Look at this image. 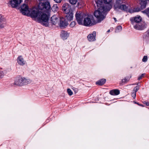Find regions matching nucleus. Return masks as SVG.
Returning a JSON list of instances; mask_svg holds the SVG:
<instances>
[{
    "mask_svg": "<svg viewBox=\"0 0 149 149\" xmlns=\"http://www.w3.org/2000/svg\"><path fill=\"white\" fill-rule=\"evenodd\" d=\"M38 8H33L29 10L27 6L24 4L21 7V11L23 15L30 16L45 26H49L47 15L51 9L49 3L47 1H42L39 3Z\"/></svg>",
    "mask_w": 149,
    "mask_h": 149,
    "instance_id": "nucleus-1",
    "label": "nucleus"
},
{
    "mask_svg": "<svg viewBox=\"0 0 149 149\" xmlns=\"http://www.w3.org/2000/svg\"><path fill=\"white\" fill-rule=\"evenodd\" d=\"M95 1L98 9L94 12V15L97 19L98 22H100L105 18V12L109 11L111 8V6L110 5H109L107 8H105L101 1Z\"/></svg>",
    "mask_w": 149,
    "mask_h": 149,
    "instance_id": "nucleus-2",
    "label": "nucleus"
},
{
    "mask_svg": "<svg viewBox=\"0 0 149 149\" xmlns=\"http://www.w3.org/2000/svg\"><path fill=\"white\" fill-rule=\"evenodd\" d=\"M96 23L93 16L89 15L84 18L82 25L86 26H91L95 24Z\"/></svg>",
    "mask_w": 149,
    "mask_h": 149,
    "instance_id": "nucleus-3",
    "label": "nucleus"
},
{
    "mask_svg": "<svg viewBox=\"0 0 149 149\" xmlns=\"http://www.w3.org/2000/svg\"><path fill=\"white\" fill-rule=\"evenodd\" d=\"M123 0H116L115 3L114 8L115 10L120 9L124 10L127 11L128 7L125 5H121L123 2Z\"/></svg>",
    "mask_w": 149,
    "mask_h": 149,
    "instance_id": "nucleus-4",
    "label": "nucleus"
},
{
    "mask_svg": "<svg viewBox=\"0 0 149 149\" xmlns=\"http://www.w3.org/2000/svg\"><path fill=\"white\" fill-rule=\"evenodd\" d=\"M84 16V14L81 11L77 10L75 16L78 23L79 25H82L83 20Z\"/></svg>",
    "mask_w": 149,
    "mask_h": 149,
    "instance_id": "nucleus-5",
    "label": "nucleus"
},
{
    "mask_svg": "<svg viewBox=\"0 0 149 149\" xmlns=\"http://www.w3.org/2000/svg\"><path fill=\"white\" fill-rule=\"evenodd\" d=\"M31 80L29 79H26L24 77H21L19 79V86H22L30 83Z\"/></svg>",
    "mask_w": 149,
    "mask_h": 149,
    "instance_id": "nucleus-6",
    "label": "nucleus"
},
{
    "mask_svg": "<svg viewBox=\"0 0 149 149\" xmlns=\"http://www.w3.org/2000/svg\"><path fill=\"white\" fill-rule=\"evenodd\" d=\"M146 24L145 22L136 23L134 25V28L136 29L142 30L144 29L146 27Z\"/></svg>",
    "mask_w": 149,
    "mask_h": 149,
    "instance_id": "nucleus-7",
    "label": "nucleus"
},
{
    "mask_svg": "<svg viewBox=\"0 0 149 149\" xmlns=\"http://www.w3.org/2000/svg\"><path fill=\"white\" fill-rule=\"evenodd\" d=\"M62 9L66 13H68L70 12L71 8L69 3H65L63 5Z\"/></svg>",
    "mask_w": 149,
    "mask_h": 149,
    "instance_id": "nucleus-8",
    "label": "nucleus"
},
{
    "mask_svg": "<svg viewBox=\"0 0 149 149\" xmlns=\"http://www.w3.org/2000/svg\"><path fill=\"white\" fill-rule=\"evenodd\" d=\"M142 18L139 15H137L134 17H133L131 18L130 20L134 25H135L134 24L135 22L137 23H140V22L141 21Z\"/></svg>",
    "mask_w": 149,
    "mask_h": 149,
    "instance_id": "nucleus-9",
    "label": "nucleus"
},
{
    "mask_svg": "<svg viewBox=\"0 0 149 149\" xmlns=\"http://www.w3.org/2000/svg\"><path fill=\"white\" fill-rule=\"evenodd\" d=\"M68 24L66 20L64 18L62 17L60 19L59 26L62 28H64L67 26Z\"/></svg>",
    "mask_w": 149,
    "mask_h": 149,
    "instance_id": "nucleus-10",
    "label": "nucleus"
},
{
    "mask_svg": "<svg viewBox=\"0 0 149 149\" xmlns=\"http://www.w3.org/2000/svg\"><path fill=\"white\" fill-rule=\"evenodd\" d=\"M8 4L12 8H17L19 6V0H10Z\"/></svg>",
    "mask_w": 149,
    "mask_h": 149,
    "instance_id": "nucleus-11",
    "label": "nucleus"
},
{
    "mask_svg": "<svg viewBox=\"0 0 149 149\" xmlns=\"http://www.w3.org/2000/svg\"><path fill=\"white\" fill-rule=\"evenodd\" d=\"M96 32L93 31L92 33L89 34L87 36L88 40L91 42L94 41L95 40Z\"/></svg>",
    "mask_w": 149,
    "mask_h": 149,
    "instance_id": "nucleus-12",
    "label": "nucleus"
},
{
    "mask_svg": "<svg viewBox=\"0 0 149 149\" xmlns=\"http://www.w3.org/2000/svg\"><path fill=\"white\" fill-rule=\"evenodd\" d=\"M59 20V19L56 15L53 16L51 18V23L53 25H55Z\"/></svg>",
    "mask_w": 149,
    "mask_h": 149,
    "instance_id": "nucleus-13",
    "label": "nucleus"
},
{
    "mask_svg": "<svg viewBox=\"0 0 149 149\" xmlns=\"http://www.w3.org/2000/svg\"><path fill=\"white\" fill-rule=\"evenodd\" d=\"M96 1H100L102 2V4L104 7L105 8H108L109 5H110L112 7L111 4V0H104V2L105 3V5L103 3V2L100 0H97Z\"/></svg>",
    "mask_w": 149,
    "mask_h": 149,
    "instance_id": "nucleus-14",
    "label": "nucleus"
},
{
    "mask_svg": "<svg viewBox=\"0 0 149 149\" xmlns=\"http://www.w3.org/2000/svg\"><path fill=\"white\" fill-rule=\"evenodd\" d=\"M61 36L62 38L64 40L67 39L69 36V34L67 32L62 31H61Z\"/></svg>",
    "mask_w": 149,
    "mask_h": 149,
    "instance_id": "nucleus-15",
    "label": "nucleus"
},
{
    "mask_svg": "<svg viewBox=\"0 0 149 149\" xmlns=\"http://www.w3.org/2000/svg\"><path fill=\"white\" fill-rule=\"evenodd\" d=\"M119 91L117 89L112 90L110 91L109 93L111 95H118L120 94Z\"/></svg>",
    "mask_w": 149,
    "mask_h": 149,
    "instance_id": "nucleus-16",
    "label": "nucleus"
},
{
    "mask_svg": "<svg viewBox=\"0 0 149 149\" xmlns=\"http://www.w3.org/2000/svg\"><path fill=\"white\" fill-rule=\"evenodd\" d=\"M26 63V62L23 57L22 56H19V65H25Z\"/></svg>",
    "mask_w": 149,
    "mask_h": 149,
    "instance_id": "nucleus-17",
    "label": "nucleus"
},
{
    "mask_svg": "<svg viewBox=\"0 0 149 149\" xmlns=\"http://www.w3.org/2000/svg\"><path fill=\"white\" fill-rule=\"evenodd\" d=\"M139 2L141 5V7L142 9L146 8V1L143 0H139Z\"/></svg>",
    "mask_w": 149,
    "mask_h": 149,
    "instance_id": "nucleus-18",
    "label": "nucleus"
},
{
    "mask_svg": "<svg viewBox=\"0 0 149 149\" xmlns=\"http://www.w3.org/2000/svg\"><path fill=\"white\" fill-rule=\"evenodd\" d=\"M106 79H102L97 81L96 83V84L101 86L104 84L106 82Z\"/></svg>",
    "mask_w": 149,
    "mask_h": 149,
    "instance_id": "nucleus-19",
    "label": "nucleus"
},
{
    "mask_svg": "<svg viewBox=\"0 0 149 149\" xmlns=\"http://www.w3.org/2000/svg\"><path fill=\"white\" fill-rule=\"evenodd\" d=\"M67 14L66 15V18L67 20L69 21L72 20L73 17V14L72 13Z\"/></svg>",
    "mask_w": 149,
    "mask_h": 149,
    "instance_id": "nucleus-20",
    "label": "nucleus"
},
{
    "mask_svg": "<svg viewBox=\"0 0 149 149\" xmlns=\"http://www.w3.org/2000/svg\"><path fill=\"white\" fill-rule=\"evenodd\" d=\"M4 26V19L2 18L1 19V22L0 23V27L1 28H3Z\"/></svg>",
    "mask_w": 149,
    "mask_h": 149,
    "instance_id": "nucleus-21",
    "label": "nucleus"
},
{
    "mask_svg": "<svg viewBox=\"0 0 149 149\" xmlns=\"http://www.w3.org/2000/svg\"><path fill=\"white\" fill-rule=\"evenodd\" d=\"M129 79L128 78H125L122 80L121 83L120 84H123V83H125L129 81Z\"/></svg>",
    "mask_w": 149,
    "mask_h": 149,
    "instance_id": "nucleus-22",
    "label": "nucleus"
},
{
    "mask_svg": "<svg viewBox=\"0 0 149 149\" xmlns=\"http://www.w3.org/2000/svg\"><path fill=\"white\" fill-rule=\"evenodd\" d=\"M142 12L145 13L149 17V8L147 9L144 11H142Z\"/></svg>",
    "mask_w": 149,
    "mask_h": 149,
    "instance_id": "nucleus-23",
    "label": "nucleus"
},
{
    "mask_svg": "<svg viewBox=\"0 0 149 149\" xmlns=\"http://www.w3.org/2000/svg\"><path fill=\"white\" fill-rule=\"evenodd\" d=\"M69 2L72 4H75L76 3L77 0H69Z\"/></svg>",
    "mask_w": 149,
    "mask_h": 149,
    "instance_id": "nucleus-24",
    "label": "nucleus"
},
{
    "mask_svg": "<svg viewBox=\"0 0 149 149\" xmlns=\"http://www.w3.org/2000/svg\"><path fill=\"white\" fill-rule=\"evenodd\" d=\"M67 92L68 93V94L70 95H72L73 94V92H72V91H71V90L70 89V88H68L67 89Z\"/></svg>",
    "mask_w": 149,
    "mask_h": 149,
    "instance_id": "nucleus-25",
    "label": "nucleus"
},
{
    "mask_svg": "<svg viewBox=\"0 0 149 149\" xmlns=\"http://www.w3.org/2000/svg\"><path fill=\"white\" fill-rule=\"evenodd\" d=\"M148 60V57L147 56H144L142 59V61L143 62H146Z\"/></svg>",
    "mask_w": 149,
    "mask_h": 149,
    "instance_id": "nucleus-26",
    "label": "nucleus"
},
{
    "mask_svg": "<svg viewBox=\"0 0 149 149\" xmlns=\"http://www.w3.org/2000/svg\"><path fill=\"white\" fill-rule=\"evenodd\" d=\"M75 25V22L73 21L70 24V26L71 27H73Z\"/></svg>",
    "mask_w": 149,
    "mask_h": 149,
    "instance_id": "nucleus-27",
    "label": "nucleus"
},
{
    "mask_svg": "<svg viewBox=\"0 0 149 149\" xmlns=\"http://www.w3.org/2000/svg\"><path fill=\"white\" fill-rule=\"evenodd\" d=\"M136 93L135 91H133L132 92V96L133 98H134V99L136 97Z\"/></svg>",
    "mask_w": 149,
    "mask_h": 149,
    "instance_id": "nucleus-28",
    "label": "nucleus"
},
{
    "mask_svg": "<svg viewBox=\"0 0 149 149\" xmlns=\"http://www.w3.org/2000/svg\"><path fill=\"white\" fill-rule=\"evenodd\" d=\"M52 9H54L56 10H58V8L57 6V5H55L52 7Z\"/></svg>",
    "mask_w": 149,
    "mask_h": 149,
    "instance_id": "nucleus-29",
    "label": "nucleus"
},
{
    "mask_svg": "<svg viewBox=\"0 0 149 149\" xmlns=\"http://www.w3.org/2000/svg\"><path fill=\"white\" fill-rule=\"evenodd\" d=\"M139 87L138 86H136L135 87V88H134V90H133V91H134L136 93V92L139 90Z\"/></svg>",
    "mask_w": 149,
    "mask_h": 149,
    "instance_id": "nucleus-30",
    "label": "nucleus"
},
{
    "mask_svg": "<svg viewBox=\"0 0 149 149\" xmlns=\"http://www.w3.org/2000/svg\"><path fill=\"white\" fill-rule=\"evenodd\" d=\"M145 74H142L141 76H140L138 78V80H139L140 79H142V77H143V76Z\"/></svg>",
    "mask_w": 149,
    "mask_h": 149,
    "instance_id": "nucleus-31",
    "label": "nucleus"
},
{
    "mask_svg": "<svg viewBox=\"0 0 149 149\" xmlns=\"http://www.w3.org/2000/svg\"><path fill=\"white\" fill-rule=\"evenodd\" d=\"M3 76V74L2 71H0V78H1Z\"/></svg>",
    "mask_w": 149,
    "mask_h": 149,
    "instance_id": "nucleus-32",
    "label": "nucleus"
},
{
    "mask_svg": "<svg viewBox=\"0 0 149 149\" xmlns=\"http://www.w3.org/2000/svg\"><path fill=\"white\" fill-rule=\"evenodd\" d=\"M55 2L57 3H60L62 0H54Z\"/></svg>",
    "mask_w": 149,
    "mask_h": 149,
    "instance_id": "nucleus-33",
    "label": "nucleus"
},
{
    "mask_svg": "<svg viewBox=\"0 0 149 149\" xmlns=\"http://www.w3.org/2000/svg\"><path fill=\"white\" fill-rule=\"evenodd\" d=\"M117 29L118 30H121L122 29V27L120 26H119L117 27Z\"/></svg>",
    "mask_w": 149,
    "mask_h": 149,
    "instance_id": "nucleus-34",
    "label": "nucleus"
},
{
    "mask_svg": "<svg viewBox=\"0 0 149 149\" xmlns=\"http://www.w3.org/2000/svg\"><path fill=\"white\" fill-rule=\"evenodd\" d=\"M2 18H3V19H4V23H5V22H6V19L3 17H2V16H1V15H0V23L1 22V19ZM5 24V23H4V24Z\"/></svg>",
    "mask_w": 149,
    "mask_h": 149,
    "instance_id": "nucleus-35",
    "label": "nucleus"
},
{
    "mask_svg": "<svg viewBox=\"0 0 149 149\" xmlns=\"http://www.w3.org/2000/svg\"><path fill=\"white\" fill-rule=\"evenodd\" d=\"M140 11L139 9H135L134 10V12H138Z\"/></svg>",
    "mask_w": 149,
    "mask_h": 149,
    "instance_id": "nucleus-36",
    "label": "nucleus"
},
{
    "mask_svg": "<svg viewBox=\"0 0 149 149\" xmlns=\"http://www.w3.org/2000/svg\"><path fill=\"white\" fill-rule=\"evenodd\" d=\"M17 83V81H15V82L14 83V84L15 85H16L17 86L18 85V83Z\"/></svg>",
    "mask_w": 149,
    "mask_h": 149,
    "instance_id": "nucleus-37",
    "label": "nucleus"
},
{
    "mask_svg": "<svg viewBox=\"0 0 149 149\" xmlns=\"http://www.w3.org/2000/svg\"><path fill=\"white\" fill-rule=\"evenodd\" d=\"M146 105L147 106H149V102H147L146 103Z\"/></svg>",
    "mask_w": 149,
    "mask_h": 149,
    "instance_id": "nucleus-38",
    "label": "nucleus"
},
{
    "mask_svg": "<svg viewBox=\"0 0 149 149\" xmlns=\"http://www.w3.org/2000/svg\"><path fill=\"white\" fill-rule=\"evenodd\" d=\"M74 91L75 92H77V91H78V90L77 89H76V88H75V89H74Z\"/></svg>",
    "mask_w": 149,
    "mask_h": 149,
    "instance_id": "nucleus-39",
    "label": "nucleus"
},
{
    "mask_svg": "<svg viewBox=\"0 0 149 149\" xmlns=\"http://www.w3.org/2000/svg\"><path fill=\"white\" fill-rule=\"evenodd\" d=\"M114 20L116 22L117 21V20H116V18L115 17H114Z\"/></svg>",
    "mask_w": 149,
    "mask_h": 149,
    "instance_id": "nucleus-40",
    "label": "nucleus"
},
{
    "mask_svg": "<svg viewBox=\"0 0 149 149\" xmlns=\"http://www.w3.org/2000/svg\"><path fill=\"white\" fill-rule=\"evenodd\" d=\"M110 31V30H109L107 31V32H109Z\"/></svg>",
    "mask_w": 149,
    "mask_h": 149,
    "instance_id": "nucleus-41",
    "label": "nucleus"
},
{
    "mask_svg": "<svg viewBox=\"0 0 149 149\" xmlns=\"http://www.w3.org/2000/svg\"><path fill=\"white\" fill-rule=\"evenodd\" d=\"M137 104L138 105H139V104L138 103H137ZM140 105L141 106H143L142 105Z\"/></svg>",
    "mask_w": 149,
    "mask_h": 149,
    "instance_id": "nucleus-42",
    "label": "nucleus"
},
{
    "mask_svg": "<svg viewBox=\"0 0 149 149\" xmlns=\"http://www.w3.org/2000/svg\"><path fill=\"white\" fill-rule=\"evenodd\" d=\"M148 33H149V30H148Z\"/></svg>",
    "mask_w": 149,
    "mask_h": 149,
    "instance_id": "nucleus-43",
    "label": "nucleus"
},
{
    "mask_svg": "<svg viewBox=\"0 0 149 149\" xmlns=\"http://www.w3.org/2000/svg\"><path fill=\"white\" fill-rule=\"evenodd\" d=\"M21 2V0H19V3Z\"/></svg>",
    "mask_w": 149,
    "mask_h": 149,
    "instance_id": "nucleus-44",
    "label": "nucleus"
},
{
    "mask_svg": "<svg viewBox=\"0 0 149 149\" xmlns=\"http://www.w3.org/2000/svg\"><path fill=\"white\" fill-rule=\"evenodd\" d=\"M138 83H136V84L138 85Z\"/></svg>",
    "mask_w": 149,
    "mask_h": 149,
    "instance_id": "nucleus-45",
    "label": "nucleus"
},
{
    "mask_svg": "<svg viewBox=\"0 0 149 149\" xmlns=\"http://www.w3.org/2000/svg\"><path fill=\"white\" fill-rule=\"evenodd\" d=\"M19 58V57L17 58V59Z\"/></svg>",
    "mask_w": 149,
    "mask_h": 149,
    "instance_id": "nucleus-46",
    "label": "nucleus"
}]
</instances>
